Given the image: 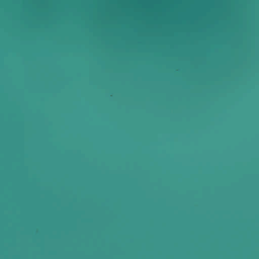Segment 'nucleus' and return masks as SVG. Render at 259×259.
<instances>
[{"instance_id": "obj_1", "label": "nucleus", "mask_w": 259, "mask_h": 259, "mask_svg": "<svg viewBox=\"0 0 259 259\" xmlns=\"http://www.w3.org/2000/svg\"><path fill=\"white\" fill-rule=\"evenodd\" d=\"M241 252H242V250H240V257H241ZM241 259V258H240Z\"/></svg>"}]
</instances>
